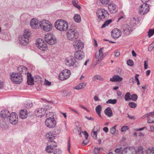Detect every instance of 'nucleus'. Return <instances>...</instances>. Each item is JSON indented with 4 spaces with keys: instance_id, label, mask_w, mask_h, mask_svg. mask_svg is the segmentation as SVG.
I'll list each match as a JSON object with an SVG mask.
<instances>
[{
    "instance_id": "1",
    "label": "nucleus",
    "mask_w": 154,
    "mask_h": 154,
    "mask_svg": "<svg viewBox=\"0 0 154 154\" xmlns=\"http://www.w3.org/2000/svg\"><path fill=\"white\" fill-rule=\"evenodd\" d=\"M54 26L56 29L61 31H66L68 27V23L63 20H59L56 21Z\"/></svg>"
},
{
    "instance_id": "2",
    "label": "nucleus",
    "mask_w": 154,
    "mask_h": 154,
    "mask_svg": "<svg viewBox=\"0 0 154 154\" xmlns=\"http://www.w3.org/2000/svg\"><path fill=\"white\" fill-rule=\"evenodd\" d=\"M31 33L28 30H25L23 35L21 38H19V43L23 46H25L29 42V38L31 36Z\"/></svg>"
},
{
    "instance_id": "3",
    "label": "nucleus",
    "mask_w": 154,
    "mask_h": 154,
    "mask_svg": "<svg viewBox=\"0 0 154 154\" xmlns=\"http://www.w3.org/2000/svg\"><path fill=\"white\" fill-rule=\"evenodd\" d=\"M39 24L41 28L45 31H49L52 29V25L48 20H43L40 22Z\"/></svg>"
},
{
    "instance_id": "4",
    "label": "nucleus",
    "mask_w": 154,
    "mask_h": 154,
    "mask_svg": "<svg viewBox=\"0 0 154 154\" xmlns=\"http://www.w3.org/2000/svg\"><path fill=\"white\" fill-rule=\"evenodd\" d=\"M11 80L15 84H20L23 81L22 75L21 74L17 73H13L11 75Z\"/></svg>"
},
{
    "instance_id": "5",
    "label": "nucleus",
    "mask_w": 154,
    "mask_h": 154,
    "mask_svg": "<svg viewBox=\"0 0 154 154\" xmlns=\"http://www.w3.org/2000/svg\"><path fill=\"white\" fill-rule=\"evenodd\" d=\"M66 36L69 40L75 42L78 37L79 34L77 32L71 29L67 32Z\"/></svg>"
},
{
    "instance_id": "6",
    "label": "nucleus",
    "mask_w": 154,
    "mask_h": 154,
    "mask_svg": "<svg viewBox=\"0 0 154 154\" xmlns=\"http://www.w3.org/2000/svg\"><path fill=\"white\" fill-rule=\"evenodd\" d=\"M97 14L98 15V18L102 20L107 19L109 16L108 12L103 8L98 9L97 10Z\"/></svg>"
},
{
    "instance_id": "7",
    "label": "nucleus",
    "mask_w": 154,
    "mask_h": 154,
    "mask_svg": "<svg viewBox=\"0 0 154 154\" xmlns=\"http://www.w3.org/2000/svg\"><path fill=\"white\" fill-rule=\"evenodd\" d=\"M45 40L48 44L50 45H53L57 42L55 37L50 33L45 35Z\"/></svg>"
},
{
    "instance_id": "8",
    "label": "nucleus",
    "mask_w": 154,
    "mask_h": 154,
    "mask_svg": "<svg viewBox=\"0 0 154 154\" xmlns=\"http://www.w3.org/2000/svg\"><path fill=\"white\" fill-rule=\"evenodd\" d=\"M70 74V71L69 70L65 69L60 73L59 78L62 81L67 79L69 77Z\"/></svg>"
},
{
    "instance_id": "9",
    "label": "nucleus",
    "mask_w": 154,
    "mask_h": 154,
    "mask_svg": "<svg viewBox=\"0 0 154 154\" xmlns=\"http://www.w3.org/2000/svg\"><path fill=\"white\" fill-rule=\"evenodd\" d=\"M36 44L38 48L42 51H45L47 48V44L44 42L41 38L37 39L36 41Z\"/></svg>"
},
{
    "instance_id": "10",
    "label": "nucleus",
    "mask_w": 154,
    "mask_h": 154,
    "mask_svg": "<svg viewBox=\"0 0 154 154\" xmlns=\"http://www.w3.org/2000/svg\"><path fill=\"white\" fill-rule=\"evenodd\" d=\"M56 121L54 118L49 117L47 118L45 121V124L48 127L52 128L55 127L56 125Z\"/></svg>"
},
{
    "instance_id": "11",
    "label": "nucleus",
    "mask_w": 154,
    "mask_h": 154,
    "mask_svg": "<svg viewBox=\"0 0 154 154\" xmlns=\"http://www.w3.org/2000/svg\"><path fill=\"white\" fill-rule=\"evenodd\" d=\"M149 9L148 4L146 3H143L140 7L139 11L141 15H143L148 12Z\"/></svg>"
},
{
    "instance_id": "12",
    "label": "nucleus",
    "mask_w": 154,
    "mask_h": 154,
    "mask_svg": "<svg viewBox=\"0 0 154 154\" xmlns=\"http://www.w3.org/2000/svg\"><path fill=\"white\" fill-rule=\"evenodd\" d=\"M111 36L114 39H117L121 36L122 32L120 30L118 29H114L112 31Z\"/></svg>"
},
{
    "instance_id": "13",
    "label": "nucleus",
    "mask_w": 154,
    "mask_h": 154,
    "mask_svg": "<svg viewBox=\"0 0 154 154\" xmlns=\"http://www.w3.org/2000/svg\"><path fill=\"white\" fill-rule=\"evenodd\" d=\"M75 60L72 56L68 57L65 60L66 65L69 66H73L75 64Z\"/></svg>"
},
{
    "instance_id": "14",
    "label": "nucleus",
    "mask_w": 154,
    "mask_h": 154,
    "mask_svg": "<svg viewBox=\"0 0 154 154\" xmlns=\"http://www.w3.org/2000/svg\"><path fill=\"white\" fill-rule=\"evenodd\" d=\"M15 112H12L10 115L9 121L12 124H16L18 122L17 118H16Z\"/></svg>"
},
{
    "instance_id": "15",
    "label": "nucleus",
    "mask_w": 154,
    "mask_h": 154,
    "mask_svg": "<svg viewBox=\"0 0 154 154\" xmlns=\"http://www.w3.org/2000/svg\"><path fill=\"white\" fill-rule=\"evenodd\" d=\"M76 42H74L73 46L75 49H82L84 46L83 42L81 40H79L78 41L76 40Z\"/></svg>"
},
{
    "instance_id": "16",
    "label": "nucleus",
    "mask_w": 154,
    "mask_h": 154,
    "mask_svg": "<svg viewBox=\"0 0 154 154\" xmlns=\"http://www.w3.org/2000/svg\"><path fill=\"white\" fill-rule=\"evenodd\" d=\"M74 56L76 59L81 60L84 57L85 54L82 51L79 50L75 52Z\"/></svg>"
},
{
    "instance_id": "17",
    "label": "nucleus",
    "mask_w": 154,
    "mask_h": 154,
    "mask_svg": "<svg viewBox=\"0 0 154 154\" xmlns=\"http://www.w3.org/2000/svg\"><path fill=\"white\" fill-rule=\"evenodd\" d=\"M132 31V28L129 25H125L124 26L122 32L126 35H129Z\"/></svg>"
},
{
    "instance_id": "18",
    "label": "nucleus",
    "mask_w": 154,
    "mask_h": 154,
    "mask_svg": "<svg viewBox=\"0 0 154 154\" xmlns=\"http://www.w3.org/2000/svg\"><path fill=\"white\" fill-rule=\"evenodd\" d=\"M27 68L23 66H19L17 68V73L21 74L22 75L23 74H26Z\"/></svg>"
},
{
    "instance_id": "19",
    "label": "nucleus",
    "mask_w": 154,
    "mask_h": 154,
    "mask_svg": "<svg viewBox=\"0 0 154 154\" xmlns=\"http://www.w3.org/2000/svg\"><path fill=\"white\" fill-rule=\"evenodd\" d=\"M30 24L31 27L34 29H36L39 26L38 20L35 18H33L31 20Z\"/></svg>"
},
{
    "instance_id": "20",
    "label": "nucleus",
    "mask_w": 154,
    "mask_h": 154,
    "mask_svg": "<svg viewBox=\"0 0 154 154\" xmlns=\"http://www.w3.org/2000/svg\"><path fill=\"white\" fill-rule=\"evenodd\" d=\"M46 112L44 109L39 108L35 111V113L36 116L38 117H42L44 116Z\"/></svg>"
},
{
    "instance_id": "21",
    "label": "nucleus",
    "mask_w": 154,
    "mask_h": 154,
    "mask_svg": "<svg viewBox=\"0 0 154 154\" xmlns=\"http://www.w3.org/2000/svg\"><path fill=\"white\" fill-rule=\"evenodd\" d=\"M108 8L109 10L110 13L112 14L116 13L117 11L116 9V5L113 4H111L109 5Z\"/></svg>"
},
{
    "instance_id": "22",
    "label": "nucleus",
    "mask_w": 154,
    "mask_h": 154,
    "mask_svg": "<svg viewBox=\"0 0 154 154\" xmlns=\"http://www.w3.org/2000/svg\"><path fill=\"white\" fill-rule=\"evenodd\" d=\"M27 116V111L26 109H23L20 112L19 117L22 119L26 118Z\"/></svg>"
},
{
    "instance_id": "23",
    "label": "nucleus",
    "mask_w": 154,
    "mask_h": 154,
    "mask_svg": "<svg viewBox=\"0 0 154 154\" xmlns=\"http://www.w3.org/2000/svg\"><path fill=\"white\" fill-rule=\"evenodd\" d=\"M46 137L49 141H52L55 139V136L52 132H49L46 134Z\"/></svg>"
},
{
    "instance_id": "24",
    "label": "nucleus",
    "mask_w": 154,
    "mask_h": 154,
    "mask_svg": "<svg viewBox=\"0 0 154 154\" xmlns=\"http://www.w3.org/2000/svg\"><path fill=\"white\" fill-rule=\"evenodd\" d=\"M27 83L28 85H32L34 84V83L33 82V78L31 77V74L29 72H27Z\"/></svg>"
},
{
    "instance_id": "25",
    "label": "nucleus",
    "mask_w": 154,
    "mask_h": 154,
    "mask_svg": "<svg viewBox=\"0 0 154 154\" xmlns=\"http://www.w3.org/2000/svg\"><path fill=\"white\" fill-rule=\"evenodd\" d=\"M51 142H48V144L49 145L45 148V151L51 153L54 152V147L52 146Z\"/></svg>"
},
{
    "instance_id": "26",
    "label": "nucleus",
    "mask_w": 154,
    "mask_h": 154,
    "mask_svg": "<svg viewBox=\"0 0 154 154\" xmlns=\"http://www.w3.org/2000/svg\"><path fill=\"white\" fill-rule=\"evenodd\" d=\"M123 79L118 75H114L112 78H110V81L111 82H121Z\"/></svg>"
},
{
    "instance_id": "27",
    "label": "nucleus",
    "mask_w": 154,
    "mask_h": 154,
    "mask_svg": "<svg viewBox=\"0 0 154 154\" xmlns=\"http://www.w3.org/2000/svg\"><path fill=\"white\" fill-rule=\"evenodd\" d=\"M10 112L7 110H3L0 112V116L3 118H6L9 116Z\"/></svg>"
},
{
    "instance_id": "28",
    "label": "nucleus",
    "mask_w": 154,
    "mask_h": 154,
    "mask_svg": "<svg viewBox=\"0 0 154 154\" xmlns=\"http://www.w3.org/2000/svg\"><path fill=\"white\" fill-rule=\"evenodd\" d=\"M105 114L108 117H110L112 115V112L110 108L107 107L104 111Z\"/></svg>"
},
{
    "instance_id": "29",
    "label": "nucleus",
    "mask_w": 154,
    "mask_h": 154,
    "mask_svg": "<svg viewBox=\"0 0 154 154\" xmlns=\"http://www.w3.org/2000/svg\"><path fill=\"white\" fill-rule=\"evenodd\" d=\"M33 82H37L38 84H40L41 83L42 78L38 75H36L33 78Z\"/></svg>"
},
{
    "instance_id": "30",
    "label": "nucleus",
    "mask_w": 154,
    "mask_h": 154,
    "mask_svg": "<svg viewBox=\"0 0 154 154\" xmlns=\"http://www.w3.org/2000/svg\"><path fill=\"white\" fill-rule=\"evenodd\" d=\"M86 85V84L85 83H82L79 84L76 86L73 87L74 89L79 90L84 88Z\"/></svg>"
},
{
    "instance_id": "31",
    "label": "nucleus",
    "mask_w": 154,
    "mask_h": 154,
    "mask_svg": "<svg viewBox=\"0 0 154 154\" xmlns=\"http://www.w3.org/2000/svg\"><path fill=\"white\" fill-rule=\"evenodd\" d=\"M73 18L74 21L76 23H79L81 20V17L79 14H75Z\"/></svg>"
},
{
    "instance_id": "32",
    "label": "nucleus",
    "mask_w": 154,
    "mask_h": 154,
    "mask_svg": "<svg viewBox=\"0 0 154 154\" xmlns=\"http://www.w3.org/2000/svg\"><path fill=\"white\" fill-rule=\"evenodd\" d=\"M130 147H127L122 150V154H130Z\"/></svg>"
},
{
    "instance_id": "33",
    "label": "nucleus",
    "mask_w": 154,
    "mask_h": 154,
    "mask_svg": "<svg viewBox=\"0 0 154 154\" xmlns=\"http://www.w3.org/2000/svg\"><path fill=\"white\" fill-rule=\"evenodd\" d=\"M112 22V20L111 19H109L106 20L105 21L104 24L102 25L101 27V28H103L106 26H108Z\"/></svg>"
},
{
    "instance_id": "34",
    "label": "nucleus",
    "mask_w": 154,
    "mask_h": 154,
    "mask_svg": "<svg viewBox=\"0 0 154 154\" xmlns=\"http://www.w3.org/2000/svg\"><path fill=\"white\" fill-rule=\"evenodd\" d=\"M96 129L95 127H94L91 132V136L95 139H96Z\"/></svg>"
},
{
    "instance_id": "35",
    "label": "nucleus",
    "mask_w": 154,
    "mask_h": 154,
    "mask_svg": "<svg viewBox=\"0 0 154 154\" xmlns=\"http://www.w3.org/2000/svg\"><path fill=\"white\" fill-rule=\"evenodd\" d=\"M131 94L129 92H127L126 93L125 96V99L126 101H129L131 99Z\"/></svg>"
},
{
    "instance_id": "36",
    "label": "nucleus",
    "mask_w": 154,
    "mask_h": 154,
    "mask_svg": "<svg viewBox=\"0 0 154 154\" xmlns=\"http://www.w3.org/2000/svg\"><path fill=\"white\" fill-rule=\"evenodd\" d=\"M116 102L117 100L116 99H114L113 100L111 99H109L106 102V103L107 104L110 103L112 104H115L116 103Z\"/></svg>"
},
{
    "instance_id": "37",
    "label": "nucleus",
    "mask_w": 154,
    "mask_h": 154,
    "mask_svg": "<svg viewBox=\"0 0 154 154\" xmlns=\"http://www.w3.org/2000/svg\"><path fill=\"white\" fill-rule=\"evenodd\" d=\"M146 154H154V147L149 148L147 150Z\"/></svg>"
},
{
    "instance_id": "38",
    "label": "nucleus",
    "mask_w": 154,
    "mask_h": 154,
    "mask_svg": "<svg viewBox=\"0 0 154 154\" xmlns=\"http://www.w3.org/2000/svg\"><path fill=\"white\" fill-rule=\"evenodd\" d=\"M116 126L117 125H114L113 127L110 128V132L112 134H113L114 135H115L116 131Z\"/></svg>"
},
{
    "instance_id": "39",
    "label": "nucleus",
    "mask_w": 154,
    "mask_h": 154,
    "mask_svg": "<svg viewBox=\"0 0 154 154\" xmlns=\"http://www.w3.org/2000/svg\"><path fill=\"white\" fill-rule=\"evenodd\" d=\"M137 96L136 94H133L131 96L130 100L135 101L137 100Z\"/></svg>"
},
{
    "instance_id": "40",
    "label": "nucleus",
    "mask_w": 154,
    "mask_h": 154,
    "mask_svg": "<svg viewBox=\"0 0 154 154\" xmlns=\"http://www.w3.org/2000/svg\"><path fill=\"white\" fill-rule=\"evenodd\" d=\"M148 33V37H151L154 34V29H149Z\"/></svg>"
},
{
    "instance_id": "41",
    "label": "nucleus",
    "mask_w": 154,
    "mask_h": 154,
    "mask_svg": "<svg viewBox=\"0 0 154 154\" xmlns=\"http://www.w3.org/2000/svg\"><path fill=\"white\" fill-rule=\"evenodd\" d=\"M72 4L74 6L76 7L79 9H81V7L78 4V2L77 1H72Z\"/></svg>"
},
{
    "instance_id": "42",
    "label": "nucleus",
    "mask_w": 154,
    "mask_h": 154,
    "mask_svg": "<svg viewBox=\"0 0 154 154\" xmlns=\"http://www.w3.org/2000/svg\"><path fill=\"white\" fill-rule=\"evenodd\" d=\"M128 105L131 108H135L137 106V104L133 102H129L128 103Z\"/></svg>"
},
{
    "instance_id": "43",
    "label": "nucleus",
    "mask_w": 154,
    "mask_h": 154,
    "mask_svg": "<svg viewBox=\"0 0 154 154\" xmlns=\"http://www.w3.org/2000/svg\"><path fill=\"white\" fill-rule=\"evenodd\" d=\"M147 122L148 123H151L154 122V117L151 116V117H149L147 119Z\"/></svg>"
},
{
    "instance_id": "44",
    "label": "nucleus",
    "mask_w": 154,
    "mask_h": 154,
    "mask_svg": "<svg viewBox=\"0 0 154 154\" xmlns=\"http://www.w3.org/2000/svg\"><path fill=\"white\" fill-rule=\"evenodd\" d=\"M137 152V154H143L142 147L141 146L139 147Z\"/></svg>"
},
{
    "instance_id": "45",
    "label": "nucleus",
    "mask_w": 154,
    "mask_h": 154,
    "mask_svg": "<svg viewBox=\"0 0 154 154\" xmlns=\"http://www.w3.org/2000/svg\"><path fill=\"white\" fill-rule=\"evenodd\" d=\"M127 63L128 66H133L134 65V62L133 60H128L127 62Z\"/></svg>"
},
{
    "instance_id": "46",
    "label": "nucleus",
    "mask_w": 154,
    "mask_h": 154,
    "mask_svg": "<svg viewBox=\"0 0 154 154\" xmlns=\"http://www.w3.org/2000/svg\"><path fill=\"white\" fill-rule=\"evenodd\" d=\"M154 48V42H153L149 45L148 50L149 51H151Z\"/></svg>"
},
{
    "instance_id": "47",
    "label": "nucleus",
    "mask_w": 154,
    "mask_h": 154,
    "mask_svg": "<svg viewBox=\"0 0 154 154\" xmlns=\"http://www.w3.org/2000/svg\"><path fill=\"white\" fill-rule=\"evenodd\" d=\"M64 95L66 96H70L72 95V93L71 91H66L64 92Z\"/></svg>"
},
{
    "instance_id": "48",
    "label": "nucleus",
    "mask_w": 154,
    "mask_h": 154,
    "mask_svg": "<svg viewBox=\"0 0 154 154\" xmlns=\"http://www.w3.org/2000/svg\"><path fill=\"white\" fill-rule=\"evenodd\" d=\"M106 55V53L103 54L102 55L98 58L97 60V61H100Z\"/></svg>"
},
{
    "instance_id": "49",
    "label": "nucleus",
    "mask_w": 154,
    "mask_h": 154,
    "mask_svg": "<svg viewBox=\"0 0 154 154\" xmlns=\"http://www.w3.org/2000/svg\"><path fill=\"white\" fill-rule=\"evenodd\" d=\"M102 110V107L101 105H99L97 106V113L101 112Z\"/></svg>"
},
{
    "instance_id": "50",
    "label": "nucleus",
    "mask_w": 154,
    "mask_h": 154,
    "mask_svg": "<svg viewBox=\"0 0 154 154\" xmlns=\"http://www.w3.org/2000/svg\"><path fill=\"white\" fill-rule=\"evenodd\" d=\"M153 116L154 115V111L152 112H149L144 115L145 117H149V116Z\"/></svg>"
},
{
    "instance_id": "51",
    "label": "nucleus",
    "mask_w": 154,
    "mask_h": 154,
    "mask_svg": "<svg viewBox=\"0 0 154 154\" xmlns=\"http://www.w3.org/2000/svg\"><path fill=\"white\" fill-rule=\"evenodd\" d=\"M101 3L103 5H106L109 2V0H100Z\"/></svg>"
},
{
    "instance_id": "52",
    "label": "nucleus",
    "mask_w": 154,
    "mask_h": 154,
    "mask_svg": "<svg viewBox=\"0 0 154 154\" xmlns=\"http://www.w3.org/2000/svg\"><path fill=\"white\" fill-rule=\"evenodd\" d=\"M54 154H61V151L60 149H56L54 151Z\"/></svg>"
},
{
    "instance_id": "53",
    "label": "nucleus",
    "mask_w": 154,
    "mask_h": 154,
    "mask_svg": "<svg viewBox=\"0 0 154 154\" xmlns=\"http://www.w3.org/2000/svg\"><path fill=\"white\" fill-rule=\"evenodd\" d=\"M82 133L84 134L86 140L88 139V134L86 131H82Z\"/></svg>"
},
{
    "instance_id": "54",
    "label": "nucleus",
    "mask_w": 154,
    "mask_h": 154,
    "mask_svg": "<svg viewBox=\"0 0 154 154\" xmlns=\"http://www.w3.org/2000/svg\"><path fill=\"white\" fill-rule=\"evenodd\" d=\"M129 129L128 127L127 126H123L121 128V131L123 132L125 131L126 130H128Z\"/></svg>"
},
{
    "instance_id": "55",
    "label": "nucleus",
    "mask_w": 154,
    "mask_h": 154,
    "mask_svg": "<svg viewBox=\"0 0 154 154\" xmlns=\"http://www.w3.org/2000/svg\"><path fill=\"white\" fill-rule=\"evenodd\" d=\"M25 106L27 108H29L32 106V103H27L25 105Z\"/></svg>"
},
{
    "instance_id": "56",
    "label": "nucleus",
    "mask_w": 154,
    "mask_h": 154,
    "mask_svg": "<svg viewBox=\"0 0 154 154\" xmlns=\"http://www.w3.org/2000/svg\"><path fill=\"white\" fill-rule=\"evenodd\" d=\"M122 148L121 147L120 148H118L116 149L115 150V152L116 153H119L120 152V151H122Z\"/></svg>"
},
{
    "instance_id": "57",
    "label": "nucleus",
    "mask_w": 154,
    "mask_h": 154,
    "mask_svg": "<svg viewBox=\"0 0 154 154\" xmlns=\"http://www.w3.org/2000/svg\"><path fill=\"white\" fill-rule=\"evenodd\" d=\"M103 49L104 48H100V49L99 50V56L100 55L102 54H103Z\"/></svg>"
},
{
    "instance_id": "58",
    "label": "nucleus",
    "mask_w": 154,
    "mask_h": 154,
    "mask_svg": "<svg viewBox=\"0 0 154 154\" xmlns=\"http://www.w3.org/2000/svg\"><path fill=\"white\" fill-rule=\"evenodd\" d=\"M49 142H51V143L52 145V146L56 147L57 146V145L56 143L54 140H52V141H49Z\"/></svg>"
},
{
    "instance_id": "59",
    "label": "nucleus",
    "mask_w": 154,
    "mask_h": 154,
    "mask_svg": "<svg viewBox=\"0 0 154 154\" xmlns=\"http://www.w3.org/2000/svg\"><path fill=\"white\" fill-rule=\"evenodd\" d=\"M70 142V138H69V140L68 141V151H70V148L71 146Z\"/></svg>"
},
{
    "instance_id": "60",
    "label": "nucleus",
    "mask_w": 154,
    "mask_h": 154,
    "mask_svg": "<svg viewBox=\"0 0 154 154\" xmlns=\"http://www.w3.org/2000/svg\"><path fill=\"white\" fill-rule=\"evenodd\" d=\"M4 85L3 82L0 80V89L2 88L3 87Z\"/></svg>"
},
{
    "instance_id": "61",
    "label": "nucleus",
    "mask_w": 154,
    "mask_h": 154,
    "mask_svg": "<svg viewBox=\"0 0 154 154\" xmlns=\"http://www.w3.org/2000/svg\"><path fill=\"white\" fill-rule=\"evenodd\" d=\"M144 69H147L148 68V64L146 61L144 62Z\"/></svg>"
},
{
    "instance_id": "62",
    "label": "nucleus",
    "mask_w": 154,
    "mask_h": 154,
    "mask_svg": "<svg viewBox=\"0 0 154 154\" xmlns=\"http://www.w3.org/2000/svg\"><path fill=\"white\" fill-rule=\"evenodd\" d=\"M120 53L118 51H116L115 53V55L116 57H118L120 55Z\"/></svg>"
},
{
    "instance_id": "63",
    "label": "nucleus",
    "mask_w": 154,
    "mask_h": 154,
    "mask_svg": "<svg viewBox=\"0 0 154 154\" xmlns=\"http://www.w3.org/2000/svg\"><path fill=\"white\" fill-rule=\"evenodd\" d=\"M108 128L107 127H105L103 128V131L106 133H107L108 131Z\"/></svg>"
},
{
    "instance_id": "64",
    "label": "nucleus",
    "mask_w": 154,
    "mask_h": 154,
    "mask_svg": "<svg viewBox=\"0 0 154 154\" xmlns=\"http://www.w3.org/2000/svg\"><path fill=\"white\" fill-rule=\"evenodd\" d=\"M97 79L100 80V81H103V79L101 78L99 75H97Z\"/></svg>"
}]
</instances>
